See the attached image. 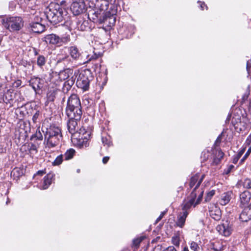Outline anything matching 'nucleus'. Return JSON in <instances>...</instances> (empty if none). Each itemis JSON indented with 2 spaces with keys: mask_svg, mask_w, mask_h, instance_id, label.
<instances>
[{
  "mask_svg": "<svg viewBox=\"0 0 251 251\" xmlns=\"http://www.w3.org/2000/svg\"><path fill=\"white\" fill-rule=\"evenodd\" d=\"M66 114L69 118L67 126H77L82 112L80 100L76 94L71 95L67 100Z\"/></svg>",
  "mask_w": 251,
  "mask_h": 251,
  "instance_id": "f257e3e1",
  "label": "nucleus"
},
{
  "mask_svg": "<svg viewBox=\"0 0 251 251\" xmlns=\"http://www.w3.org/2000/svg\"><path fill=\"white\" fill-rule=\"evenodd\" d=\"M41 130L47 139L45 151L47 155L50 152L54 151L56 147L59 145L61 130L58 126H42Z\"/></svg>",
  "mask_w": 251,
  "mask_h": 251,
  "instance_id": "f03ea898",
  "label": "nucleus"
},
{
  "mask_svg": "<svg viewBox=\"0 0 251 251\" xmlns=\"http://www.w3.org/2000/svg\"><path fill=\"white\" fill-rule=\"evenodd\" d=\"M48 20L53 25L61 22L67 16V11L65 8L61 7L58 3L51 2L46 12Z\"/></svg>",
  "mask_w": 251,
  "mask_h": 251,
  "instance_id": "7ed1b4c3",
  "label": "nucleus"
},
{
  "mask_svg": "<svg viewBox=\"0 0 251 251\" xmlns=\"http://www.w3.org/2000/svg\"><path fill=\"white\" fill-rule=\"evenodd\" d=\"M202 181V178L199 181L197 186H195L194 189L191 193L190 199L182 204V209L183 211H187V210L191 208L192 206H194L195 207L201 201L203 191L198 189Z\"/></svg>",
  "mask_w": 251,
  "mask_h": 251,
  "instance_id": "20e7f679",
  "label": "nucleus"
},
{
  "mask_svg": "<svg viewBox=\"0 0 251 251\" xmlns=\"http://www.w3.org/2000/svg\"><path fill=\"white\" fill-rule=\"evenodd\" d=\"M2 23L3 26L11 32L20 30L24 25L23 19L19 16L4 18L2 21Z\"/></svg>",
  "mask_w": 251,
  "mask_h": 251,
  "instance_id": "39448f33",
  "label": "nucleus"
},
{
  "mask_svg": "<svg viewBox=\"0 0 251 251\" xmlns=\"http://www.w3.org/2000/svg\"><path fill=\"white\" fill-rule=\"evenodd\" d=\"M69 132L72 134V139L80 137L88 138L90 136V129L88 126H67Z\"/></svg>",
  "mask_w": 251,
  "mask_h": 251,
  "instance_id": "423d86ee",
  "label": "nucleus"
},
{
  "mask_svg": "<svg viewBox=\"0 0 251 251\" xmlns=\"http://www.w3.org/2000/svg\"><path fill=\"white\" fill-rule=\"evenodd\" d=\"M70 40L69 35L59 37L55 34H50L46 35L44 37V41L51 45H56L60 47L64 44H66Z\"/></svg>",
  "mask_w": 251,
  "mask_h": 251,
  "instance_id": "0eeeda50",
  "label": "nucleus"
},
{
  "mask_svg": "<svg viewBox=\"0 0 251 251\" xmlns=\"http://www.w3.org/2000/svg\"><path fill=\"white\" fill-rule=\"evenodd\" d=\"M116 11L114 9L111 11H107L102 13V17L100 24H103L106 26L111 27L113 26L116 22L115 15Z\"/></svg>",
  "mask_w": 251,
  "mask_h": 251,
  "instance_id": "6e6552de",
  "label": "nucleus"
},
{
  "mask_svg": "<svg viewBox=\"0 0 251 251\" xmlns=\"http://www.w3.org/2000/svg\"><path fill=\"white\" fill-rule=\"evenodd\" d=\"M90 77L91 76L89 72L85 71L81 72L79 75L76 80V84L77 86L81 88L84 91L87 90L89 88Z\"/></svg>",
  "mask_w": 251,
  "mask_h": 251,
  "instance_id": "1a4fd4ad",
  "label": "nucleus"
},
{
  "mask_svg": "<svg viewBox=\"0 0 251 251\" xmlns=\"http://www.w3.org/2000/svg\"><path fill=\"white\" fill-rule=\"evenodd\" d=\"M70 9L74 15L84 13L86 10V6L83 0H75L72 3Z\"/></svg>",
  "mask_w": 251,
  "mask_h": 251,
  "instance_id": "9d476101",
  "label": "nucleus"
},
{
  "mask_svg": "<svg viewBox=\"0 0 251 251\" xmlns=\"http://www.w3.org/2000/svg\"><path fill=\"white\" fill-rule=\"evenodd\" d=\"M27 28L34 33H41L45 31L46 27L40 22L33 21L29 23Z\"/></svg>",
  "mask_w": 251,
  "mask_h": 251,
  "instance_id": "9b49d317",
  "label": "nucleus"
},
{
  "mask_svg": "<svg viewBox=\"0 0 251 251\" xmlns=\"http://www.w3.org/2000/svg\"><path fill=\"white\" fill-rule=\"evenodd\" d=\"M216 230L218 232L225 236H229L232 231L231 226L229 225L228 221H225L223 223L219 225L216 227Z\"/></svg>",
  "mask_w": 251,
  "mask_h": 251,
  "instance_id": "f8f14e48",
  "label": "nucleus"
},
{
  "mask_svg": "<svg viewBox=\"0 0 251 251\" xmlns=\"http://www.w3.org/2000/svg\"><path fill=\"white\" fill-rule=\"evenodd\" d=\"M102 13L100 9L90 10L88 13V16L94 23H100L102 17Z\"/></svg>",
  "mask_w": 251,
  "mask_h": 251,
  "instance_id": "ddd939ff",
  "label": "nucleus"
},
{
  "mask_svg": "<svg viewBox=\"0 0 251 251\" xmlns=\"http://www.w3.org/2000/svg\"><path fill=\"white\" fill-rule=\"evenodd\" d=\"M38 147V144L28 143L23 145L21 150L25 151L27 154H29L31 156L33 157L37 153Z\"/></svg>",
  "mask_w": 251,
  "mask_h": 251,
  "instance_id": "4468645a",
  "label": "nucleus"
},
{
  "mask_svg": "<svg viewBox=\"0 0 251 251\" xmlns=\"http://www.w3.org/2000/svg\"><path fill=\"white\" fill-rule=\"evenodd\" d=\"M233 193L231 191H227L222 194L219 200V203L222 205H226L230 201Z\"/></svg>",
  "mask_w": 251,
  "mask_h": 251,
  "instance_id": "2eb2a0df",
  "label": "nucleus"
},
{
  "mask_svg": "<svg viewBox=\"0 0 251 251\" xmlns=\"http://www.w3.org/2000/svg\"><path fill=\"white\" fill-rule=\"evenodd\" d=\"M188 215V212L185 211L180 212L177 216L176 224L177 226L183 227L185 225L186 217Z\"/></svg>",
  "mask_w": 251,
  "mask_h": 251,
  "instance_id": "dca6fc26",
  "label": "nucleus"
},
{
  "mask_svg": "<svg viewBox=\"0 0 251 251\" xmlns=\"http://www.w3.org/2000/svg\"><path fill=\"white\" fill-rule=\"evenodd\" d=\"M43 80L38 77L32 78L29 81L30 85L32 88L36 91L37 90L40 89L43 87Z\"/></svg>",
  "mask_w": 251,
  "mask_h": 251,
  "instance_id": "f3484780",
  "label": "nucleus"
},
{
  "mask_svg": "<svg viewBox=\"0 0 251 251\" xmlns=\"http://www.w3.org/2000/svg\"><path fill=\"white\" fill-rule=\"evenodd\" d=\"M88 139L84 137H80V139L72 138V141L75 146L79 148H84L89 146Z\"/></svg>",
  "mask_w": 251,
  "mask_h": 251,
  "instance_id": "a211bd4d",
  "label": "nucleus"
},
{
  "mask_svg": "<svg viewBox=\"0 0 251 251\" xmlns=\"http://www.w3.org/2000/svg\"><path fill=\"white\" fill-rule=\"evenodd\" d=\"M69 52L71 57L75 60H79L81 57L78 48L75 46H71L69 49Z\"/></svg>",
  "mask_w": 251,
  "mask_h": 251,
  "instance_id": "6ab92c4d",
  "label": "nucleus"
},
{
  "mask_svg": "<svg viewBox=\"0 0 251 251\" xmlns=\"http://www.w3.org/2000/svg\"><path fill=\"white\" fill-rule=\"evenodd\" d=\"M213 159L211 163L213 165L219 164L224 156V153L221 150H215L213 151Z\"/></svg>",
  "mask_w": 251,
  "mask_h": 251,
  "instance_id": "aec40b11",
  "label": "nucleus"
},
{
  "mask_svg": "<svg viewBox=\"0 0 251 251\" xmlns=\"http://www.w3.org/2000/svg\"><path fill=\"white\" fill-rule=\"evenodd\" d=\"M226 248V242L217 241L211 244V249L214 251H223Z\"/></svg>",
  "mask_w": 251,
  "mask_h": 251,
  "instance_id": "412c9836",
  "label": "nucleus"
},
{
  "mask_svg": "<svg viewBox=\"0 0 251 251\" xmlns=\"http://www.w3.org/2000/svg\"><path fill=\"white\" fill-rule=\"evenodd\" d=\"M251 198V194L248 191H245L240 195L241 204L245 205L250 201Z\"/></svg>",
  "mask_w": 251,
  "mask_h": 251,
  "instance_id": "4be33fe9",
  "label": "nucleus"
},
{
  "mask_svg": "<svg viewBox=\"0 0 251 251\" xmlns=\"http://www.w3.org/2000/svg\"><path fill=\"white\" fill-rule=\"evenodd\" d=\"M73 70L71 69H66L60 71L58 74V77L60 80H65L68 78L73 74Z\"/></svg>",
  "mask_w": 251,
  "mask_h": 251,
  "instance_id": "5701e85b",
  "label": "nucleus"
},
{
  "mask_svg": "<svg viewBox=\"0 0 251 251\" xmlns=\"http://www.w3.org/2000/svg\"><path fill=\"white\" fill-rule=\"evenodd\" d=\"M52 178L53 175L51 174H49L44 177L42 189H46L49 187L52 182Z\"/></svg>",
  "mask_w": 251,
  "mask_h": 251,
  "instance_id": "b1692460",
  "label": "nucleus"
},
{
  "mask_svg": "<svg viewBox=\"0 0 251 251\" xmlns=\"http://www.w3.org/2000/svg\"><path fill=\"white\" fill-rule=\"evenodd\" d=\"M209 214L211 217L216 221H219L221 218V211L220 209L215 207L214 210L209 211Z\"/></svg>",
  "mask_w": 251,
  "mask_h": 251,
  "instance_id": "393cba45",
  "label": "nucleus"
},
{
  "mask_svg": "<svg viewBox=\"0 0 251 251\" xmlns=\"http://www.w3.org/2000/svg\"><path fill=\"white\" fill-rule=\"evenodd\" d=\"M13 99V97L12 95L11 94V93L7 91L6 93L5 94H3V93H0V102L1 101L5 102L6 103H7L8 102H9L10 100H12Z\"/></svg>",
  "mask_w": 251,
  "mask_h": 251,
  "instance_id": "a878e982",
  "label": "nucleus"
},
{
  "mask_svg": "<svg viewBox=\"0 0 251 251\" xmlns=\"http://www.w3.org/2000/svg\"><path fill=\"white\" fill-rule=\"evenodd\" d=\"M23 172L22 170L19 168H14L11 173V176L14 179L17 180L20 176H22Z\"/></svg>",
  "mask_w": 251,
  "mask_h": 251,
  "instance_id": "bb28decb",
  "label": "nucleus"
},
{
  "mask_svg": "<svg viewBox=\"0 0 251 251\" xmlns=\"http://www.w3.org/2000/svg\"><path fill=\"white\" fill-rule=\"evenodd\" d=\"M204 175H202L201 178L199 179L200 176L196 174L191 178L189 185L191 188H192L196 183L198 184L199 181L202 178L203 179ZM197 185V184H196ZM197 185H196V186Z\"/></svg>",
  "mask_w": 251,
  "mask_h": 251,
  "instance_id": "cd10ccee",
  "label": "nucleus"
},
{
  "mask_svg": "<svg viewBox=\"0 0 251 251\" xmlns=\"http://www.w3.org/2000/svg\"><path fill=\"white\" fill-rule=\"evenodd\" d=\"M46 61V58L44 56L39 55L37 58V64L40 68H42L45 65Z\"/></svg>",
  "mask_w": 251,
  "mask_h": 251,
  "instance_id": "c85d7f7f",
  "label": "nucleus"
},
{
  "mask_svg": "<svg viewBox=\"0 0 251 251\" xmlns=\"http://www.w3.org/2000/svg\"><path fill=\"white\" fill-rule=\"evenodd\" d=\"M75 152V151L73 149H70L69 150H68L64 155L65 159L67 160L72 159L73 157Z\"/></svg>",
  "mask_w": 251,
  "mask_h": 251,
  "instance_id": "c756f323",
  "label": "nucleus"
},
{
  "mask_svg": "<svg viewBox=\"0 0 251 251\" xmlns=\"http://www.w3.org/2000/svg\"><path fill=\"white\" fill-rule=\"evenodd\" d=\"M101 3L99 6V9L102 12L105 13L108 10L109 3L106 0H101Z\"/></svg>",
  "mask_w": 251,
  "mask_h": 251,
  "instance_id": "7c9ffc66",
  "label": "nucleus"
},
{
  "mask_svg": "<svg viewBox=\"0 0 251 251\" xmlns=\"http://www.w3.org/2000/svg\"><path fill=\"white\" fill-rule=\"evenodd\" d=\"M57 91L55 90L50 91L47 94V97L48 100L53 101L56 96Z\"/></svg>",
  "mask_w": 251,
  "mask_h": 251,
  "instance_id": "2f4dec72",
  "label": "nucleus"
},
{
  "mask_svg": "<svg viewBox=\"0 0 251 251\" xmlns=\"http://www.w3.org/2000/svg\"><path fill=\"white\" fill-rule=\"evenodd\" d=\"M40 127L39 126L38 129L36 130V132L35 134H33L31 137V139H36L39 140H42L43 139V135L41 132Z\"/></svg>",
  "mask_w": 251,
  "mask_h": 251,
  "instance_id": "473e14b6",
  "label": "nucleus"
},
{
  "mask_svg": "<svg viewBox=\"0 0 251 251\" xmlns=\"http://www.w3.org/2000/svg\"><path fill=\"white\" fill-rule=\"evenodd\" d=\"M32 121L34 124H37L39 123L40 121V113L39 110L36 111L35 113H34Z\"/></svg>",
  "mask_w": 251,
  "mask_h": 251,
  "instance_id": "72a5a7b5",
  "label": "nucleus"
},
{
  "mask_svg": "<svg viewBox=\"0 0 251 251\" xmlns=\"http://www.w3.org/2000/svg\"><path fill=\"white\" fill-rule=\"evenodd\" d=\"M63 161V155L61 154L56 157L55 159L52 162L53 166H58L61 164Z\"/></svg>",
  "mask_w": 251,
  "mask_h": 251,
  "instance_id": "f704fd0d",
  "label": "nucleus"
},
{
  "mask_svg": "<svg viewBox=\"0 0 251 251\" xmlns=\"http://www.w3.org/2000/svg\"><path fill=\"white\" fill-rule=\"evenodd\" d=\"M190 248L194 251H199L200 250V247L198 244L194 241H191L190 242Z\"/></svg>",
  "mask_w": 251,
  "mask_h": 251,
  "instance_id": "c9c22d12",
  "label": "nucleus"
},
{
  "mask_svg": "<svg viewBox=\"0 0 251 251\" xmlns=\"http://www.w3.org/2000/svg\"><path fill=\"white\" fill-rule=\"evenodd\" d=\"M243 187L245 188H251V180L248 178L245 179L243 183Z\"/></svg>",
  "mask_w": 251,
  "mask_h": 251,
  "instance_id": "e433bc0d",
  "label": "nucleus"
},
{
  "mask_svg": "<svg viewBox=\"0 0 251 251\" xmlns=\"http://www.w3.org/2000/svg\"><path fill=\"white\" fill-rule=\"evenodd\" d=\"M101 68L100 62L96 63L93 64L92 69L96 73H100Z\"/></svg>",
  "mask_w": 251,
  "mask_h": 251,
  "instance_id": "4c0bfd02",
  "label": "nucleus"
},
{
  "mask_svg": "<svg viewBox=\"0 0 251 251\" xmlns=\"http://www.w3.org/2000/svg\"><path fill=\"white\" fill-rule=\"evenodd\" d=\"M215 191L212 190L207 193L206 196L205 197V201H209L211 198L215 195Z\"/></svg>",
  "mask_w": 251,
  "mask_h": 251,
  "instance_id": "58836bf2",
  "label": "nucleus"
},
{
  "mask_svg": "<svg viewBox=\"0 0 251 251\" xmlns=\"http://www.w3.org/2000/svg\"><path fill=\"white\" fill-rule=\"evenodd\" d=\"M172 241L173 244L176 246H179L180 243V240L178 236H176L172 237Z\"/></svg>",
  "mask_w": 251,
  "mask_h": 251,
  "instance_id": "ea45409f",
  "label": "nucleus"
},
{
  "mask_svg": "<svg viewBox=\"0 0 251 251\" xmlns=\"http://www.w3.org/2000/svg\"><path fill=\"white\" fill-rule=\"evenodd\" d=\"M101 140L104 146L107 145V147H110L112 145L111 142L107 138L102 137Z\"/></svg>",
  "mask_w": 251,
  "mask_h": 251,
  "instance_id": "a19ab883",
  "label": "nucleus"
},
{
  "mask_svg": "<svg viewBox=\"0 0 251 251\" xmlns=\"http://www.w3.org/2000/svg\"><path fill=\"white\" fill-rule=\"evenodd\" d=\"M75 79V78H74L73 77H72L71 79H69L67 81H66L65 82V85H66V84H67L68 85V87L67 88V89L70 88L74 84Z\"/></svg>",
  "mask_w": 251,
  "mask_h": 251,
  "instance_id": "79ce46f5",
  "label": "nucleus"
},
{
  "mask_svg": "<svg viewBox=\"0 0 251 251\" xmlns=\"http://www.w3.org/2000/svg\"><path fill=\"white\" fill-rule=\"evenodd\" d=\"M251 152V147L248 149V151L245 153V154L244 155V157L241 160V163L243 162L247 159V158L250 154Z\"/></svg>",
  "mask_w": 251,
  "mask_h": 251,
  "instance_id": "37998d69",
  "label": "nucleus"
},
{
  "mask_svg": "<svg viewBox=\"0 0 251 251\" xmlns=\"http://www.w3.org/2000/svg\"><path fill=\"white\" fill-rule=\"evenodd\" d=\"M246 69L248 73L250 74L251 73V59L247 62Z\"/></svg>",
  "mask_w": 251,
  "mask_h": 251,
  "instance_id": "c03bdc74",
  "label": "nucleus"
},
{
  "mask_svg": "<svg viewBox=\"0 0 251 251\" xmlns=\"http://www.w3.org/2000/svg\"><path fill=\"white\" fill-rule=\"evenodd\" d=\"M222 133H221L220 135H219L218 136V137H217V139L215 141V144H214L215 146H218L219 145V144H220V143L221 142V140H222Z\"/></svg>",
  "mask_w": 251,
  "mask_h": 251,
  "instance_id": "a18cd8bd",
  "label": "nucleus"
},
{
  "mask_svg": "<svg viewBox=\"0 0 251 251\" xmlns=\"http://www.w3.org/2000/svg\"><path fill=\"white\" fill-rule=\"evenodd\" d=\"M234 166L232 165H230L229 166H228L227 167V168L224 171V173L226 174H229L231 170L234 168Z\"/></svg>",
  "mask_w": 251,
  "mask_h": 251,
  "instance_id": "49530a36",
  "label": "nucleus"
},
{
  "mask_svg": "<svg viewBox=\"0 0 251 251\" xmlns=\"http://www.w3.org/2000/svg\"><path fill=\"white\" fill-rule=\"evenodd\" d=\"M142 241V239L141 238H137V239H134L133 241V244L135 246H138L140 244V243Z\"/></svg>",
  "mask_w": 251,
  "mask_h": 251,
  "instance_id": "de8ad7c7",
  "label": "nucleus"
},
{
  "mask_svg": "<svg viewBox=\"0 0 251 251\" xmlns=\"http://www.w3.org/2000/svg\"><path fill=\"white\" fill-rule=\"evenodd\" d=\"M166 211H164L163 212H162L160 215V216L157 218L155 223H157L159 221L161 220V219L163 217L164 215L166 213Z\"/></svg>",
  "mask_w": 251,
  "mask_h": 251,
  "instance_id": "09e8293b",
  "label": "nucleus"
},
{
  "mask_svg": "<svg viewBox=\"0 0 251 251\" xmlns=\"http://www.w3.org/2000/svg\"><path fill=\"white\" fill-rule=\"evenodd\" d=\"M100 55V54H97V53H95L93 55H92L90 58H89L88 61H91L92 60H95L96 59L99 57V56Z\"/></svg>",
  "mask_w": 251,
  "mask_h": 251,
  "instance_id": "8fccbe9b",
  "label": "nucleus"
},
{
  "mask_svg": "<svg viewBox=\"0 0 251 251\" xmlns=\"http://www.w3.org/2000/svg\"><path fill=\"white\" fill-rule=\"evenodd\" d=\"M233 119L234 118H232L231 121V124L232 126H235L236 124H238V123L240 122V119H239V118H238L237 119H235V120H236V123H234V122L233 121Z\"/></svg>",
  "mask_w": 251,
  "mask_h": 251,
  "instance_id": "3c124183",
  "label": "nucleus"
},
{
  "mask_svg": "<svg viewBox=\"0 0 251 251\" xmlns=\"http://www.w3.org/2000/svg\"><path fill=\"white\" fill-rule=\"evenodd\" d=\"M165 251H177L176 250V249L174 247L171 246V247H169L168 248H167Z\"/></svg>",
  "mask_w": 251,
  "mask_h": 251,
  "instance_id": "603ef678",
  "label": "nucleus"
},
{
  "mask_svg": "<svg viewBox=\"0 0 251 251\" xmlns=\"http://www.w3.org/2000/svg\"><path fill=\"white\" fill-rule=\"evenodd\" d=\"M109 159V157L108 156H105L102 159V162L103 164H106Z\"/></svg>",
  "mask_w": 251,
  "mask_h": 251,
  "instance_id": "864d4df0",
  "label": "nucleus"
},
{
  "mask_svg": "<svg viewBox=\"0 0 251 251\" xmlns=\"http://www.w3.org/2000/svg\"><path fill=\"white\" fill-rule=\"evenodd\" d=\"M66 1L65 0H62L60 2V3L59 4L60 5H61V7L65 8V6H66Z\"/></svg>",
  "mask_w": 251,
  "mask_h": 251,
  "instance_id": "5fc2aeb1",
  "label": "nucleus"
},
{
  "mask_svg": "<svg viewBox=\"0 0 251 251\" xmlns=\"http://www.w3.org/2000/svg\"><path fill=\"white\" fill-rule=\"evenodd\" d=\"M244 150H242L241 151H240L237 154V156L238 157V158H240L241 157V156H242V155L243 154V153H244Z\"/></svg>",
  "mask_w": 251,
  "mask_h": 251,
  "instance_id": "6e6d98bb",
  "label": "nucleus"
},
{
  "mask_svg": "<svg viewBox=\"0 0 251 251\" xmlns=\"http://www.w3.org/2000/svg\"><path fill=\"white\" fill-rule=\"evenodd\" d=\"M17 87L19 86L21 84V81L20 80H18L15 82Z\"/></svg>",
  "mask_w": 251,
  "mask_h": 251,
  "instance_id": "4d7b16f0",
  "label": "nucleus"
},
{
  "mask_svg": "<svg viewBox=\"0 0 251 251\" xmlns=\"http://www.w3.org/2000/svg\"><path fill=\"white\" fill-rule=\"evenodd\" d=\"M231 118V115H228L226 121V124H229V121Z\"/></svg>",
  "mask_w": 251,
  "mask_h": 251,
  "instance_id": "13d9d810",
  "label": "nucleus"
},
{
  "mask_svg": "<svg viewBox=\"0 0 251 251\" xmlns=\"http://www.w3.org/2000/svg\"><path fill=\"white\" fill-rule=\"evenodd\" d=\"M200 6H201V10H202L204 9V6H205L206 8H207L204 2L201 3Z\"/></svg>",
  "mask_w": 251,
  "mask_h": 251,
  "instance_id": "bf43d9fd",
  "label": "nucleus"
},
{
  "mask_svg": "<svg viewBox=\"0 0 251 251\" xmlns=\"http://www.w3.org/2000/svg\"><path fill=\"white\" fill-rule=\"evenodd\" d=\"M45 173L43 171H39L37 172V175H43V174H44Z\"/></svg>",
  "mask_w": 251,
  "mask_h": 251,
  "instance_id": "052dcab7",
  "label": "nucleus"
},
{
  "mask_svg": "<svg viewBox=\"0 0 251 251\" xmlns=\"http://www.w3.org/2000/svg\"><path fill=\"white\" fill-rule=\"evenodd\" d=\"M239 158H238V157H236L235 158H234L233 161V162L234 163H236L238 161V160H239Z\"/></svg>",
  "mask_w": 251,
  "mask_h": 251,
  "instance_id": "680f3d73",
  "label": "nucleus"
},
{
  "mask_svg": "<svg viewBox=\"0 0 251 251\" xmlns=\"http://www.w3.org/2000/svg\"><path fill=\"white\" fill-rule=\"evenodd\" d=\"M182 251H189V249H188V247H185L183 248V249Z\"/></svg>",
  "mask_w": 251,
  "mask_h": 251,
  "instance_id": "e2e57ef3",
  "label": "nucleus"
},
{
  "mask_svg": "<svg viewBox=\"0 0 251 251\" xmlns=\"http://www.w3.org/2000/svg\"><path fill=\"white\" fill-rule=\"evenodd\" d=\"M206 154V153L205 152H203L202 153V155H203L205 156V155Z\"/></svg>",
  "mask_w": 251,
  "mask_h": 251,
  "instance_id": "0e129e2a",
  "label": "nucleus"
},
{
  "mask_svg": "<svg viewBox=\"0 0 251 251\" xmlns=\"http://www.w3.org/2000/svg\"><path fill=\"white\" fill-rule=\"evenodd\" d=\"M85 63V62H81V63H80V65H82V64H84Z\"/></svg>",
  "mask_w": 251,
  "mask_h": 251,
  "instance_id": "69168bd1",
  "label": "nucleus"
},
{
  "mask_svg": "<svg viewBox=\"0 0 251 251\" xmlns=\"http://www.w3.org/2000/svg\"><path fill=\"white\" fill-rule=\"evenodd\" d=\"M79 171H80V170H79V169H78V170H77V172L78 173H79Z\"/></svg>",
  "mask_w": 251,
  "mask_h": 251,
  "instance_id": "338daca9",
  "label": "nucleus"
}]
</instances>
